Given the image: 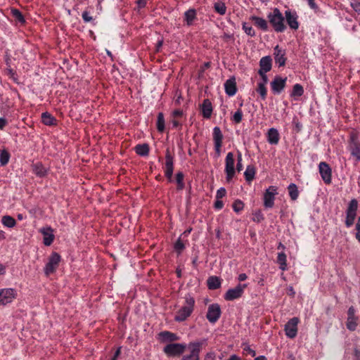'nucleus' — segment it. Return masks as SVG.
<instances>
[{
    "mask_svg": "<svg viewBox=\"0 0 360 360\" xmlns=\"http://www.w3.org/2000/svg\"><path fill=\"white\" fill-rule=\"evenodd\" d=\"M267 18L269 24L276 32H283L286 30L285 18L278 8H275L272 12L267 15Z\"/></svg>",
    "mask_w": 360,
    "mask_h": 360,
    "instance_id": "f257e3e1",
    "label": "nucleus"
},
{
    "mask_svg": "<svg viewBox=\"0 0 360 360\" xmlns=\"http://www.w3.org/2000/svg\"><path fill=\"white\" fill-rule=\"evenodd\" d=\"M347 149L356 164L360 162V140L357 133L351 132L349 134Z\"/></svg>",
    "mask_w": 360,
    "mask_h": 360,
    "instance_id": "f03ea898",
    "label": "nucleus"
},
{
    "mask_svg": "<svg viewBox=\"0 0 360 360\" xmlns=\"http://www.w3.org/2000/svg\"><path fill=\"white\" fill-rule=\"evenodd\" d=\"M185 304L178 310L176 312L174 320L178 322H182L185 321L188 317L191 316L193 311L195 305V300L190 295H188L185 297Z\"/></svg>",
    "mask_w": 360,
    "mask_h": 360,
    "instance_id": "7ed1b4c3",
    "label": "nucleus"
},
{
    "mask_svg": "<svg viewBox=\"0 0 360 360\" xmlns=\"http://www.w3.org/2000/svg\"><path fill=\"white\" fill-rule=\"evenodd\" d=\"M205 342V340L190 342L186 347L189 354L183 355L181 360H200V353Z\"/></svg>",
    "mask_w": 360,
    "mask_h": 360,
    "instance_id": "20e7f679",
    "label": "nucleus"
},
{
    "mask_svg": "<svg viewBox=\"0 0 360 360\" xmlns=\"http://www.w3.org/2000/svg\"><path fill=\"white\" fill-rule=\"evenodd\" d=\"M187 345L185 343H169L163 348V352L168 357L179 356L184 354Z\"/></svg>",
    "mask_w": 360,
    "mask_h": 360,
    "instance_id": "39448f33",
    "label": "nucleus"
},
{
    "mask_svg": "<svg viewBox=\"0 0 360 360\" xmlns=\"http://www.w3.org/2000/svg\"><path fill=\"white\" fill-rule=\"evenodd\" d=\"M358 210V201L352 199L348 204L346 210V219L345 224L347 228H350L354 223Z\"/></svg>",
    "mask_w": 360,
    "mask_h": 360,
    "instance_id": "423d86ee",
    "label": "nucleus"
},
{
    "mask_svg": "<svg viewBox=\"0 0 360 360\" xmlns=\"http://www.w3.org/2000/svg\"><path fill=\"white\" fill-rule=\"evenodd\" d=\"M224 172L226 181L231 182L236 174L235 159L232 152L228 153L226 156Z\"/></svg>",
    "mask_w": 360,
    "mask_h": 360,
    "instance_id": "0eeeda50",
    "label": "nucleus"
},
{
    "mask_svg": "<svg viewBox=\"0 0 360 360\" xmlns=\"http://www.w3.org/2000/svg\"><path fill=\"white\" fill-rule=\"evenodd\" d=\"M248 287L246 283H238L235 288L229 289L224 295V298L226 301H233L240 298Z\"/></svg>",
    "mask_w": 360,
    "mask_h": 360,
    "instance_id": "6e6552de",
    "label": "nucleus"
},
{
    "mask_svg": "<svg viewBox=\"0 0 360 360\" xmlns=\"http://www.w3.org/2000/svg\"><path fill=\"white\" fill-rule=\"evenodd\" d=\"M60 261V255L56 252H53L49 256L48 262L44 267L45 274L46 276H49L50 274H53L58 269Z\"/></svg>",
    "mask_w": 360,
    "mask_h": 360,
    "instance_id": "1a4fd4ad",
    "label": "nucleus"
},
{
    "mask_svg": "<svg viewBox=\"0 0 360 360\" xmlns=\"http://www.w3.org/2000/svg\"><path fill=\"white\" fill-rule=\"evenodd\" d=\"M319 172L323 182L329 185L332 182V169L326 162H321L319 165Z\"/></svg>",
    "mask_w": 360,
    "mask_h": 360,
    "instance_id": "9d476101",
    "label": "nucleus"
},
{
    "mask_svg": "<svg viewBox=\"0 0 360 360\" xmlns=\"http://www.w3.org/2000/svg\"><path fill=\"white\" fill-rule=\"evenodd\" d=\"M300 319L297 317L290 319L285 325V332L287 337L294 338L297 334V325Z\"/></svg>",
    "mask_w": 360,
    "mask_h": 360,
    "instance_id": "9b49d317",
    "label": "nucleus"
},
{
    "mask_svg": "<svg viewBox=\"0 0 360 360\" xmlns=\"http://www.w3.org/2000/svg\"><path fill=\"white\" fill-rule=\"evenodd\" d=\"M221 314L220 306L218 304H212L208 307L206 317L212 323H216Z\"/></svg>",
    "mask_w": 360,
    "mask_h": 360,
    "instance_id": "f8f14e48",
    "label": "nucleus"
},
{
    "mask_svg": "<svg viewBox=\"0 0 360 360\" xmlns=\"http://www.w3.org/2000/svg\"><path fill=\"white\" fill-rule=\"evenodd\" d=\"M277 188L274 186H269L264 193V205L266 208H271L274 205L275 196L277 195Z\"/></svg>",
    "mask_w": 360,
    "mask_h": 360,
    "instance_id": "ddd939ff",
    "label": "nucleus"
},
{
    "mask_svg": "<svg viewBox=\"0 0 360 360\" xmlns=\"http://www.w3.org/2000/svg\"><path fill=\"white\" fill-rule=\"evenodd\" d=\"M287 78L283 79L280 76H276L271 82V89L274 94H280L286 86Z\"/></svg>",
    "mask_w": 360,
    "mask_h": 360,
    "instance_id": "4468645a",
    "label": "nucleus"
},
{
    "mask_svg": "<svg viewBox=\"0 0 360 360\" xmlns=\"http://www.w3.org/2000/svg\"><path fill=\"white\" fill-rule=\"evenodd\" d=\"M16 295L13 288H4L0 290V305H6L11 303Z\"/></svg>",
    "mask_w": 360,
    "mask_h": 360,
    "instance_id": "2eb2a0df",
    "label": "nucleus"
},
{
    "mask_svg": "<svg viewBox=\"0 0 360 360\" xmlns=\"http://www.w3.org/2000/svg\"><path fill=\"white\" fill-rule=\"evenodd\" d=\"M39 232L43 235V243L46 246H50L55 238L53 229L51 226L42 227L39 229Z\"/></svg>",
    "mask_w": 360,
    "mask_h": 360,
    "instance_id": "dca6fc26",
    "label": "nucleus"
},
{
    "mask_svg": "<svg viewBox=\"0 0 360 360\" xmlns=\"http://www.w3.org/2000/svg\"><path fill=\"white\" fill-rule=\"evenodd\" d=\"M284 18L286 20L287 24L292 30H297L299 28L298 15L295 12L287 10L285 11Z\"/></svg>",
    "mask_w": 360,
    "mask_h": 360,
    "instance_id": "f3484780",
    "label": "nucleus"
},
{
    "mask_svg": "<svg viewBox=\"0 0 360 360\" xmlns=\"http://www.w3.org/2000/svg\"><path fill=\"white\" fill-rule=\"evenodd\" d=\"M274 56L276 63H278L279 67H283L285 65L287 60L285 50L281 49L278 45H276L274 49Z\"/></svg>",
    "mask_w": 360,
    "mask_h": 360,
    "instance_id": "a211bd4d",
    "label": "nucleus"
},
{
    "mask_svg": "<svg viewBox=\"0 0 360 360\" xmlns=\"http://www.w3.org/2000/svg\"><path fill=\"white\" fill-rule=\"evenodd\" d=\"M158 336L162 342L174 343L175 341L179 340V337L176 334L167 330L160 332Z\"/></svg>",
    "mask_w": 360,
    "mask_h": 360,
    "instance_id": "6ab92c4d",
    "label": "nucleus"
},
{
    "mask_svg": "<svg viewBox=\"0 0 360 360\" xmlns=\"http://www.w3.org/2000/svg\"><path fill=\"white\" fill-rule=\"evenodd\" d=\"M224 89L229 96H233L237 92V86L235 77H231L224 83Z\"/></svg>",
    "mask_w": 360,
    "mask_h": 360,
    "instance_id": "aec40b11",
    "label": "nucleus"
},
{
    "mask_svg": "<svg viewBox=\"0 0 360 360\" xmlns=\"http://www.w3.org/2000/svg\"><path fill=\"white\" fill-rule=\"evenodd\" d=\"M198 19L197 11L195 8H189L184 14V22L187 26H191Z\"/></svg>",
    "mask_w": 360,
    "mask_h": 360,
    "instance_id": "412c9836",
    "label": "nucleus"
},
{
    "mask_svg": "<svg viewBox=\"0 0 360 360\" xmlns=\"http://www.w3.org/2000/svg\"><path fill=\"white\" fill-rule=\"evenodd\" d=\"M250 20L252 21L254 25L262 31L268 32L269 30L268 21L265 19L253 15L251 16Z\"/></svg>",
    "mask_w": 360,
    "mask_h": 360,
    "instance_id": "4be33fe9",
    "label": "nucleus"
},
{
    "mask_svg": "<svg viewBox=\"0 0 360 360\" xmlns=\"http://www.w3.org/2000/svg\"><path fill=\"white\" fill-rule=\"evenodd\" d=\"M200 110L204 118L210 119L211 117L213 108L211 101L208 98L203 101L200 105Z\"/></svg>",
    "mask_w": 360,
    "mask_h": 360,
    "instance_id": "5701e85b",
    "label": "nucleus"
},
{
    "mask_svg": "<svg viewBox=\"0 0 360 360\" xmlns=\"http://www.w3.org/2000/svg\"><path fill=\"white\" fill-rule=\"evenodd\" d=\"M32 172L38 177L44 178L48 174V169L41 162H36L32 165Z\"/></svg>",
    "mask_w": 360,
    "mask_h": 360,
    "instance_id": "b1692460",
    "label": "nucleus"
},
{
    "mask_svg": "<svg viewBox=\"0 0 360 360\" xmlns=\"http://www.w3.org/2000/svg\"><path fill=\"white\" fill-rule=\"evenodd\" d=\"M260 69L259 71L268 72L271 70L272 68V59L271 56H267L262 57L259 60Z\"/></svg>",
    "mask_w": 360,
    "mask_h": 360,
    "instance_id": "393cba45",
    "label": "nucleus"
},
{
    "mask_svg": "<svg viewBox=\"0 0 360 360\" xmlns=\"http://www.w3.org/2000/svg\"><path fill=\"white\" fill-rule=\"evenodd\" d=\"M280 140L278 131L275 128H271L267 132V141L270 144L277 145Z\"/></svg>",
    "mask_w": 360,
    "mask_h": 360,
    "instance_id": "a878e982",
    "label": "nucleus"
},
{
    "mask_svg": "<svg viewBox=\"0 0 360 360\" xmlns=\"http://www.w3.org/2000/svg\"><path fill=\"white\" fill-rule=\"evenodd\" d=\"M41 122L46 126H56L58 120L51 113L44 112L41 115Z\"/></svg>",
    "mask_w": 360,
    "mask_h": 360,
    "instance_id": "bb28decb",
    "label": "nucleus"
},
{
    "mask_svg": "<svg viewBox=\"0 0 360 360\" xmlns=\"http://www.w3.org/2000/svg\"><path fill=\"white\" fill-rule=\"evenodd\" d=\"M214 145H223L224 135L219 127H215L212 131Z\"/></svg>",
    "mask_w": 360,
    "mask_h": 360,
    "instance_id": "cd10ccee",
    "label": "nucleus"
},
{
    "mask_svg": "<svg viewBox=\"0 0 360 360\" xmlns=\"http://www.w3.org/2000/svg\"><path fill=\"white\" fill-rule=\"evenodd\" d=\"M134 150L137 155L145 157L148 155L150 147L148 143L138 144L135 146Z\"/></svg>",
    "mask_w": 360,
    "mask_h": 360,
    "instance_id": "c85d7f7f",
    "label": "nucleus"
},
{
    "mask_svg": "<svg viewBox=\"0 0 360 360\" xmlns=\"http://www.w3.org/2000/svg\"><path fill=\"white\" fill-rule=\"evenodd\" d=\"M174 155L170 152L169 148L165 151V162L164 169H174Z\"/></svg>",
    "mask_w": 360,
    "mask_h": 360,
    "instance_id": "c756f323",
    "label": "nucleus"
},
{
    "mask_svg": "<svg viewBox=\"0 0 360 360\" xmlns=\"http://www.w3.org/2000/svg\"><path fill=\"white\" fill-rule=\"evenodd\" d=\"M207 287L210 290H217L221 286V279L218 276H212L207 279Z\"/></svg>",
    "mask_w": 360,
    "mask_h": 360,
    "instance_id": "7c9ffc66",
    "label": "nucleus"
},
{
    "mask_svg": "<svg viewBox=\"0 0 360 360\" xmlns=\"http://www.w3.org/2000/svg\"><path fill=\"white\" fill-rule=\"evenodd\" d=\"M256 169L253 165H248L244 172V176L248 182H251L255 176Z\"/></svg>",
    "mask_w": 360,
    "mask_h": 360,
    "instance_id": "2f4dec72",
    "label": "nucleus"
},
{
    "mask_svg": "<svg viewBox=\"0 0 360 360\" xmlns=\"http://www.w3.org/2000/svg\"><path fill=\"white\" fill-rule=\"evenodd\" d=\"M289 195L292 200H296L299 197V191L296 184L292 183L288 186Z\"/></svg>",
    "mask_w": 360,
    "mask_h": 360,
    "instance_id": "473e14b6",
    "label": "nucleus"
},
{
    "mask_svg": "<svg viewBox=\"0 0 360 360\" xmlns=\"http://www.w3.org/2000/svg\"><path fill=\"white\" fill-rule=\"evenodd\" d=\"M213 8L214 11L221 15H224L226 13V6L222 1H218L215 2L214 4Z\"/></svg>",
    "mask_w": 360,
    "mask_h": 360,
    "instance_id": "72a5a7b5",
    "label": "nucleus"
},
{
    "mask_svg": "<svg viewBox=\"0 0 360 360\" xmlns=\"http://www.w3.org/2000/svg\"><path fill=\"white\" fill-rule=\"evenodd\" d=\"M287 257L284 252H279L277 257V262L282 271L287 269Z\"/></svg>",
    "mask_w": 360,
    "mask_h": 360,
    "instance_id": "f704fd0d",
    "label": "nucleus"
},
{
    "mask_svg": "<svg viewBox=\"0 0 360 360\" xmlns=\"http://www.w3.org/2000/svg\"><path fill=\"white\" fill-rule=\"evenodd\" d=\"M1 223L8 228H13L16 225L15 219L9 215L2 217Z\"/></svg>",
    "mask_w": 360,
    "mask_h": 360,
    "instance_id": "c9c22d12",
    "label": "nucleus"
},
{
    "mask_svg": "<svg viewBox=\"0 0 360 360\" xmlns=\"http://www.w3.org/2000/svg\"><path fill=\"white\" fill-rule=\"evenodd\" d=\"M157 129L159 132L162 133L165 131V117L162 112H159L157 117Z\"/></svg>",
    "mask_w": 360,
    "mask_h": 360,
    "instance_id": "e433bc0d",
    "label": "nucleus"
},
{
    "mask_svg": "<svg viewBox=\"0 0 360 360\" xmlns=\"http://www.w3.org/2000/svg\"><path fill=\"white\" fill-rule=\"evenodd\" d=\"M11 12L12 16L15 18L16 21H18L22 25L25 23V19L24 18V15L18 9L12 8Z\"/></svg>",
    "mask_w": 360,
    "mask_h": 360,
    "instance_id": "4c0bfd02",
    "label": "nucleus"
},
{
    "mask_svg": "<svg viewBox=\"0 0 360 360\" xmlns=\"http://www.w3.org/2000/svg\"><path fill=\"white\" fill-rule=\"evenodd\" d=\"M184 174L181 172H179L176 174V189L178 191H181L185 187V184L184 182Z\"/></svg>",
    "mask_w": 360,
    "mask_h": 360,
    "instance_id": "58836bf2",
    "label": "nucleus"
},
{
    "mask_svg": "<svg viewBox=\"0 0 360 360\" xmlns=\"http://www.w3.org/2000/svg\"><path fill=\"white\" fill-rule=\"evenodd\" d=\"M304 94L303 86L300 84H295L292 87V91L290 94L292 97H300Z\"/></svg>",
    "mask_w": 360,
    "mask_h": 360,
    "instance_id": "ea45409f",
    "label": "nucleus"
},
{
    "mask_svg": "<svg viewBox=\"0 0 360 360\" xmlns=\"http://www.w3.org/2000/svg\"><path fill=\"white\" fill-rule=\"evenodd\" d=\"M357 317H347L346 326L350 331H354L357 327Z\"/></svg>",
    "mask_w": 360,
    "mask_h": 360,
    "instance_id": "a19ab883",
    "label": "nucleus"
},
{
    "mask_svg": "<svg viewBox=\"0 0 360 360\" xmlns=\"http://www.w3.org/2000/svg\"><path fill=\"white\" fill-rule=\"evenodd\" d=\"M174 251L177 253V255H180L183 250L185 249V245L182 242L181 236L177 239V240L174 244Z\"/></svg>",
    "mask_w": 360,
    "mask_h": 360,
    "instance_id": "79ce46f5",
    "label": "nucleus"
},
{
    "mask_svg": "<svg viewBox=\"0 0 360 360\" xmlns=\"http://www.w3.org/2000/svg\"><path fill=\"white\" fill-rule=\"evenodd\" d=\"M11 155L6 150H1L0 153V163L2 166L6 165L10 160Z\"/></svg>",
    "mask_w": 360,
    "mask_h": 360,
    "instance_id": "37998d69",
    "label": "nucleus"
},
{
    "mask_svg": "<svg viewBox=\"0 0 360 360\" xmlns=\"http://www.w3.org/2000/svg\"><path fill=\"white\" fill-rule=\"evenodd\" d=\"M256 91L260 95L262 100H265L267 96V89L264 84H257Z\"/></svg>",
    "mask_w": 360,
    "mask_h": 360,
    "instance_id": "c03bdc74",
    "label": "nucleus"
},
{
    "mask_svg": "<svg viewBox=\"0 0 360 360\" xmlns=\"http://www.w3.org/2000/svg\"><path fill=\"white\" fill-rule=\"evenodd\" d=\"M232 208L235 212L239 213L243 210L244 203L242 200L237 199L233 202Z\"/></svg>",
    "mask_w": 360,
    "mask_h": 360,
    "instance_id": "a18cd8bd",
    "label": "nucleus"
},
{
    "mask_svg": "<svg viewBox=\"0 0 360 360\" xmlns=\"http://www.w3.org/2000/svg\"><path fill=\"white\" fill-rule=\"evenodd\" d=\"M243 111L240 108L238 109V110L233 114L231 120L236 124H239L243 120Z\"/></svg>",
    "mask_w": 360,
    "mask_h": 360,
    "instance_id": "49530a36",
    "label": "nucleus"
},
{
    "mask_svg": "<svg viewBox=\"0 0 360 360\" xmlns=\"http://www.w3.org/2000/svg\"><path fill=\"white\" fill-rule=\"evenodd\" d=\"M243 30L245 32L246 34L250 37H255V31L252 27V26L248 25L246 22H244L243 24Z\"/></svg>",
    "mask_w": 360,
    "mask_h": 360,
    "instance_id": "de8ad7c7",
    "label": "nucleus"
},
{
    "mask_svg": "<svg viewBox=\"0 0 360 360\" xmlns=\"http://www.w3.org/2000/svg\"><path fill=\"white\" fill-rule=\"evenodd\" d=\"M264 215L260 210H258L253 214L252 221L255 222L259 223L264 220Z\"/></svg>",
    "mask_w": 360,
    "mask_h": 360,
    "instance_id": "09e8293b",
    "label": "nucleus"
},
{
    "mask_svg": "<svg viewBox=\"0 0 360 360\" xmlns=\"http://www.w3.org/2000/svg\"><path fill=\"white\" fill-rule=\"evenodd\" d=\"M355 238L360 242V216L358 217L357 221L355 225Z\"/></svg>",
    "mask_w": 360,
    "mask_h": 360,
    "instance_id": "8fccbe9b",
    "label": "nucleus"
},
{
    "mask_svg": "<svg viewBox=\"0 0 360 360\" xmlns=\"http://www.w3.org/2000/svg\"><path fill=\"white\" fill-rule=\"evenodd\" d=\"M352 8L360 15V1L353 0L350 4Z\"/></svg>",
    "mask_w": 360,
    "mask_h": 360,
    "instance_id": "3c124183",
    "label": "nucleus"
},
{
    "mask_svg": "<svg viewBox=\"0 0 360 360\" xmlns=\"http://www.w3.org/2000/svg\"><path fill=\"white\" fill-rule=\"evenodd\" d=\"M226 194V191L224 188H220L217 190L216 193V199H221L224 198Z\"/></svg>",
    "mask_w": 360,
    "mask_h": 360,
    "instance_id": "603ef678",
    "label": "nucleus"
},
{
    "mask_svg": "<svg viewBox=\"0 0 360 360\" xmlns=\"http://www.w3.org/2000/svg\"><path fill=\"white\" fill-rule=\"evenodd\" d=\"M183 115H184L183 110H180V109H176L172 113V117L176 118V119L181 118Z\"/></svg>",
    "mask_w": 360,
    "mask_h": 360,
    "instance_id": "864d4df0",
    "label": "nucleus"
},
{
    "mask_svg": "<svg viewBox=\"0 0 360 360\" xmlns=\"http://www.w3.org/2000/svg\"><path fill=\"white\" fill-rule=\"evenodd\" d=\"M164 172L165 176L168 179L169 182H172L174 169H164Z\"/></svg>",
    "mask_w": 360,
    "mask_h": 360,
    "instance_id": "5fc2aeb1",
    "label": "nucleus"
},
{
    "mask_svg": "<svg viewBox=\"0 0 360 360\" xmlns=\"http://www.w3.org/2000/svg\"><path fill=\"white\" fill-rule=\"evenodd\" d=\"M266 73V72L258 71V74L259 75L262 80V82H259V84H264V85H266L268 83L269 79Z\"/></svg>",
    "mask_w": 360,
    "mask_h": 360,
    "instance_id": "6e6d98bb",
    "label": "nucleus"
},
{
    "mask_svg": "<svg viewBox=\"0 0 360 360\" xmlns=\"http://www.w3.org/2000/svg\"><path fill=\"white\" fill-rule=\"evenodd\" d=\"M82 18L85 22H89L93 20V18L89 15V13L86 11L82 13Z\"/></svg>",
    "mask_w": 360,
    "mask_h": 360,
    "instance_id": "4d7b16f0",
    "label": "nucleus"
},
{
    "mask_svg": "<svg viewBox=\"0 0 360 360\" xmlns=\"http://www.w3.org/2000/svg\"><path fill=\"white\" fill-rule=\"evenodd\" d=\"M309 6L313 9L314 11L318 10V6L315 2V0H307Z\"/></svg>",
    "mask_w": 360,
    "mask_h": 360,
    "instance_id": "13d9d810",
    "label": "nucleus"
},
{
    "mask_svg": "<svg viewBox=\"0 0 360 360\" xmlns=\"http://www.w3.org/2000/svg\"><path fill=\"white\" fill-rule=\"evenodd\" d=\"M223 207H224V202L221 200L217 199V200L214 202V207L216 210H219L222 209Z\"/></svg>",
    "mask_w": 360,
    "mask_h": 360,
    "instance_id": "bf43d9fd",
    "label": "nucleus"
},
{
    "mask_svg": "<svg viewBox=\"0 0 360 360\" xmlns=\"http://www.w3.org/2000/svg\"><path fill=\"white\" fill-rule=\"evenodd\" d=\"M223 145H214L215 155L217 158H219L221 153V147Z\"/></svg>",
    "mask_w": 360,
    "mask_h": 360,
    "instance_id": "052dcab7",
    "label": "nucleus"
},
{
    "mask_svg": "<svg viewBox=\"0 0 360 360\" xmlns=\"http://www.w3.org/2000/svg\"><path fill=\"white\" fill-rule=\"evenodd\" d=\"M205 360H215V353L210 352L206 354Z\"/></svg>",
    "mask_w": 360,
    "mask_h": 360,
    "instance_id": "680f3d73",
    "label": "nucleus"
},
{
    "mask_svg": "<svg viewBox=\"0 0 360 360\" xmlns=\"http://www.w3.org/2000/svg\"><path fill=\"white\" fill-rule=\"evenodd\" d=\"M172 124L174 128H179L181 127V124L179 122V119L173 118Z\"/></svg>",
    "mask_w": 360,
    "mask_h": 360,
    "instance_id": "e2e57ef3",
    "label": "nucleus"
},
{
    "mask_svg": "<svg viewBox=\"0 0 360 360\" xmlns=\"http://www.w3.org/2000/svg\"><path fill=\"white\" fill-rule=\"evenodd\" d=\"M136 4L139 8H143L146 6L147 0H137Z\"/></svg>",
    "mask_w": 360,
    "mask_h": 360,
    "instance_id": "0e129e2a",
    "label": "nucleus"
},
{
    "mask_svg": "<svg viewBox=\"0 0 360 360\" xmlns=\"http://www.w3.org/2000/svg\"><path fill=\"white\" fill-rule=\"evenodd\" d=\"M347 317H356L355 316V309L352 306L350 307L347 311Z\"/></svg>",
    "mask_w": 360,
    "mask_h": 360,
    "instance_id": "69168bd1",
    "label": "nucleus"
},
{
    "mask_svg": "<svg viewBox=\"0 0 360 360\" xmlns=\"http://www.w3.org/2000/svg\"><path fill=\"white\" fill-rule=\"evenodd\" d=\"M121 349H122L121 347H120L117 349V350L115 351V352L113 354V356L112 357V359L110 360H117V358L120 356V355L121 354Z\"/></svg>",
    "mask_w": 360,
    "mask_h": 360,
    "instance_id": "338daca9",
    "label": "nucleus"
},
{
    "mask_svg": "<svg viewBox=\"0 0 360 360\" xmlns=\"http://www.w3.org/2000/svg\"><path fill=\"white\" fill-rule=\"evenodd\" d=\"M7 124L8 122L5 118L0 117V130H3Z\"/></svg>",
    "mask_w": 360,
    "mask_h": 360,
    "instance_id": "774afa93",
    "label": "nucleus"
}]
</instances>
